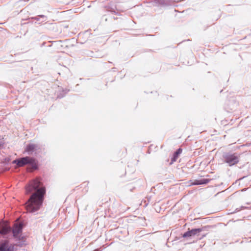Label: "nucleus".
Segmentation results:
<instances>
[{
    "instance_id": "nucleus-7",
    "label": "nucleus",
    "mask_w": 251,
    "mask_h": 251,
    "mask_svg": "<svg viewBox=\"0 0 251 251\" xmlns=\"http://www.w3.org/2000/svg\"><path fill=\"white\" fill-rule=\"evenodd\" d=\"M0 251H14V247L9 246L7 242L0 244Z\"/></svg>"
},
{
    "instance_id": "nucleus-9",
    "label": "nucleus",
    "mask_w": 251,
    "mask_h": 251,
    "mask_svg": "<svg viewBox=\"0 0 251 251\" xmlns=\"http://www.w3.org/2000/svg\"><path fill=\"white\" fill-rule=\"evenodd\" d=\"M210 181L209 179H202L200 180H195L191 184L192 185H200L207 184Z\"/></svg>"
},
{
    "instance_id": "nucleus-4",
    "label": "nucleus",
    "mask_w": 251,
    "mask_h": 251,
    "mask_svg": "<svg viewBox=\"0 0 251 251\" xmlns=\"http://www.w3.org/2000/svg\"><path fill=\"white\" fill-rule=\"evenodd\" d=\"M23 227V224L22 223L16 222L14 224L12 228V233L13 236L15 238H16L18 240L21 239Z\"/></svg>"
},
{
    "instance_id": "nucleus-1",
    "label": "nucleus",
    "mask_w": 251,
    "mask_h": 251,
    "mask_svg": "<svg viewBox=\"0 0 251 251\" xmlns=\"http://www.w3.org/2000/svg\"><path fill=\"white\" fill-rule=\"evenodd\" d=\"M33 190H36V192L31 196L25 203L26 209L29 212H33L39 209L43 203L46 189L40 178H37L31 181L26 186V191L27 193H31Z\"/></svg>"
},
{
    "instance_id": "nucleus-11",
    "label": "nucleus",
    "mask_w": 251,
    "mask_h": 251,
    "mask_svg": "<svg viewBox=\"0 0 251 251\" xmlns=\"http://www.w3.org/2000/svg\"><path fill=\"white\" fill-rule=\"evenodd\" d=\"M94 251H99L98 250H95Z\"/></svg>"
},
{
    "instance_id": "nucleus-5",
    "label": "nucleus",
    "mask_w": 251,
    "mask_h": 251,
    "mask_svg": "<svg viewBox=\"0 0 251 251\" xmlns=\"http://www.w3.org/2000/svg\"><path fill=\"white\" fill-rule=\"evenodd\" d=\"M11 230L10 226L9 224L6 222L0 223V234L1 235H6Z\"/></svg>"
},
{
    "instance_id": "nucleus-3",
    "label": "nucleus",
    "mask_w": 251,
    "mask_h": 251,
    "mask_svg": "<svg viewBox=\"0 0 251 251\" xmlns=\"http://www.w3.org/2000/svg\"><path fill=\"white\" fill-rule=\"evenodd\" d=\"M18 167H23L26 164H31L34 167L36 166L35 159L33 158L26 156L16 159L13 161Z\"/></svg>"
},
{
    "instance_id": "nucleus-10",
    "label": "nucleus",
    "mask_w": 251,
    "mask_h": 251,
    "mask_svg": "<svg viewBox=\"0 0 251 251\" xmlns=\"http://www.w3.org/2000/svg\"><path fill=\"white\" fill-rule=\"evenodd\" d=\"M182 150L180 148L178 149L174 153L173 157L172 158L171 163L176 161L178 158V155L181 153Z\"/></svg>"
},
{
    "instance_id": "nucleus-6",
    "label": "nucleus",
    "mask_w": 251,
    "mask_h": 251,
    "mask_svg": "<svg viewBox=\"0 0 251 251\" xmlns=\"http://www.w3.org/2000/svg\"><path fill=\"white\" fill-rule=\"evenodd\" d=\"M202 230L201 228H195L192 229L191 230H188V231L185 232L183 235V237H188L194 236L195 235H199V233Z\"/></svg>"
},
{
    "instance_id": "nucleus-8",
    "label": "nucleus",
    "mask_w": 251,
    "mask_h": 251,
    "mask_svg": "<svg viewBox=\"0 0 251 251\" xmlns=\"http://www.w3.org/2000/svg\"><path fill=\"white\" fill-rule=\"evenodd\" d=\"M38 149L37 145L35 144H29L26 146L25 151L28 152L29 153H32L34 151H36Z\"/></svg>"
},
{
    "instance_id": "nucleus-2",
    "label": "nucleus",
    "mask_w": 251,
    "mask_h": 251,
    "mask_svg": "<svg viewBox=\"0 0 251 251\" xmlns=\"http://www.w3.org/2000/svg\"><path fill=\"white\" fill-rule=\"evenodd\" d=\"M224 162L229 166L236 165L239 162V156L236 153H227L224 156Z\"/></svg>"
}]
</instances>
